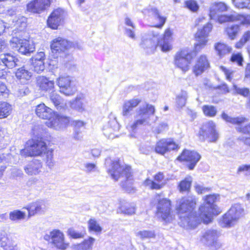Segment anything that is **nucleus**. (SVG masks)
<instances>
[{"mask_svg": "<svg viewBox=\"0 0 250 250\" xmlns=\"http://www.w3.org/2000/svg\"><path fill=\"white\" fill-rule=\"evenodd\" d=\"M47 208V204L44 200H38L30 204L27 207L28 215L30 216L36 214H42L45 212Z\"/></svg>", "mask_w": 250, "mask_h": 250, "instance_id": "nucleus-25", "label": "nucleus"}, {"mask_svg": "<svg viewBox=\"0 0 250 250\" xmlns=\"http://www.w3.org/2000/svg\"><path fill=\"white\" fill-rule=\"evenodd\" d=\"M95 241V239L89 237L88 239H84L81 243L73 246L74 250H92L93 245Z\"/></svg>", "mask_w": 250, "mask_h": 250, "instance_id": "nucleus-34", "label": "nucleus"}, {"mask_svg": "<svg viewBox=\"0 0 250 250\" xmlns=\"http://www.w3.org/2000/svg\"><path fill=\"white\" fill-rule=\"evenodd\" d=\"M200 136L210 142H215L219 138V133L216 129V125L212 121L205 123L199 132Z\"/></svg>", "mask_w": 250, "mask_h": 250, "instance_id": "nucleus-12", "label": "nucleus"}, {"mask_svg": "<svg viewBox=\"0 0 250 250\" xmlns=\"http://www.w3.org/2000/svg\"><path fill=\"white\" fill-rule=\"evenodd\" d=\"M167 152L177 149L179 148L178 145L176 144L172 139H167Z\"/></svg>", "mask_w": 250, "mask_h": 250, "instance_id": "nucleus-64", "label": "nucleus"}, {"mask_svg": "<svg viewBox=\"0 0 250 250\" xmlns=\"http://www.w3.org/2000/svg\"><path fill=\"white\" fill-rule=\"evenodd\" d=\"M65 17V11L61 9H55L49 16L47 23L49 27L56 29L61 24Z\"/></svg>", "mask_w": 250, "mask_h": 250, "instance_id": "nucleus-20", "label": "nucleus"}, {"mask_svg": "<svg viewBox=\"0 0 250 250\" xmlns=\"http://www.w3.org/2000/svg\"><path fill=\"white\" fill-rule=\"evenodd\" d=\"M244 215V209L241 205H233L222 217L220 223L223 227H230Z\"/></svg>", "mask_w": 250, "mask_h": 250, "instance_id": "nucleus-7", "label": "nucleus"}, {"mask_svg": "<svg viewBox=\"0 0 250 250\" xmlns=\"http://www.w3.org/2000/svg\"><path fill=\"white\" fill-rule=\"evenodd\" d=\"M56 83L60 87V92L66 96L73 95L77 91L75 85L69 76H60L57 79Z\"/></svg>", "mask_w": 250, "mask_h": 250, "instance_id": "nucleus-15", "label": "nucleus"}, {"mask_svg": "<svg viewBox=\"0 0 250 250\" xmlns=\"http://www.w3.org/2000/svg\"><path fill=\"white\" fill-rule=\"evenodd\" d=\"M34 70L38 73L42 72L45 69L44 62L43 61H33Z\"/></svg>", "mask_w": 250, "mask_h": 250, "instance_id": "nucleus-54", "label": "nucleus"}, {"mask_svg": "<svg viewBox=\"0 0 250 250\" xmlns=\"http://www.w3.org/2000/svg\"><path fill=\"white\" fill-rule=\"evenodd\" d=\"M120 209L123 213L125 214L131 215L135 213V208L129 204L122 206Z\"/></svg>", "mask_w": 250, "mask_h": 250, "instance_id": "nucleus-59", "label": "nucleus"}, {"mask_svg": "<svg viewBox=\"0 0 250 250\" xmlns=\"http://www.w3.org/2000/svg\"><path fill=\"white\" fill-rule=\"evenodd\" d=\"M212 28V24L210 23H207L204 25L202 28L198 29L195 35V38L198 42V43L195 44L196 50L202 49L206 44L208 42L207 38Z\"/></svg>", "mask_w": 250, "mask_h": 250, "instance_id": "nucleus-17", "label": "nucleus"}, {"mask_svg": "<svg viewBox=\"0 0 250 250\" xmlns=\"http://www.w3.org/2000/svg\"><path fill=\"white\" fill-rule=\"evenodd\" d=\"M216 20L219 23L227 21H237L242 24H250V15H240L234 14L230 15H220Z\"/></svg>", "mask_w": 250, "mask_h": 250, "instance_id": "nucleus-19", "label": "nucleus"}, {"mask_svg": "<svg viewBox=\"0 0 250 250\" xmlns=\"http://www.w3.org/2000/svg\"><path fill=\"white\" fill-rule=\"evenodd\" d=\"M25 217V213L20 210H14L9 213V219L13 221H18Z\"/></svg>", "mask_w": 250, "mask_h": 250, "instance_id": "nucleus-46", "label": "nucleus"}, {"mask_svg": "<svg viewBox=\"0 0 250 250\" xmlns=\"http://www.w3.org/2000/svg\"><path fill=\"white\" fill-rule=\"evenodd\" d=\"M88 228L89 231H94L97 233L101 232L102 228L100 226L95 218H90L87 223Z\"/></svg>", "mask_w": 250, "mask_h": 250, "instance_id": "nucleus-45", "label": "nucleus"}, {"mask_svg": "<svg viewBox=\"0 0 250 250\" xmlns=\"http://www.w3.org/2000/svg\"><path fill=\"white\" fill-rule=\"evenodd\" d=\"M59 119L60 124H57L56 126L57 128H61V129L66 127L70 122V120L69 117L59 115Z\"/></svg>", "mask_w": 250, "mask_h": 250, "instance_id": "nucleus-52", "label": "nucleus"}, {"mask_svg": "<svg viewBox=\"0 0 250 250\" xmlns=\"http://www.w3.org/2000/svg\"><path fill=\"white\" fill-rule=\"evenodd\" d=\"M43 153L45 155L46 159V163L49 167H51L53 166V150H46Z\"/></svg>", "mask_w": 250, "mask_h": 250, "instance_id": "nucleus-60", "label": "nucleus"}, {"mask_svg": "<svg viewBox=\"0 0 250 250\" xmlns=\"http://www.w3.org/2000/svg\"><path fill=\"white\" fill-rule=\"evenodd\" d=\"M10 238L7 233L4 230H0V246L4 245Z\"/></svg>", "mask_w": 250, "mask_h": 250, "instance_id": "nucleus-63", "label": "nucleus"}, {"mask_svg": "<svg viewBox=\"0 0 250 250\" xmlns=\"http://www.w3.org/2000/svg\"><path fill=\"white\" fill-rule=\"evenodd\" d=\"M125 24L129 27H125V34L132 39H135V34L134 32L135 26L131 20L128 17L125 19Z\"/></svg>", "mask_w": 250, "mask_h": 250, "instance_id": "nucleus-36", "label": "nucleus"}, {"mask_svg": "<svg viewBox=\"0 0 250 250\" xmlns=\"http://www.w3.org/2000/svg\"><path fill=\"white\" fill-rule=\"evenodd\" d=\"M239 30V26L235 24L231 25L226 29L227 34L231 40L235 39Z\"/></svg>", "mask_w": 250, "mask_h": 250, "instance_id": "nucleus-49", "label": "nucleus"}, {"mask_svg": "<svg viewBox=\"0 0 250 250\" xmlns=\"http://www.w3.org/2000/svg\"><path fill=\"white\" fill-rule=\"evenodd\" d=\"M186 7L189 10L193 12L197 11L199 6L196 1L193 0H188L185 1Z\"/></svg>", "mask_w": 250, "mask_h": 250, "instance_id": "nucleus-56", "label": "nucleus"}, {"mask_svg": "<svg viewBox=\"0 0 250 250\" xmlns=\"http://www.w3.org/2000/svg\"><path fill=\"white\" fill-rule=\"evenodd\" d=\"M105 166L107 173L115 181H117L121 177H125V181L121 183L122 187L125 191L128 193L135 192L130 167L121 165L119 160L112 161L110 158L105 159Z\"/></svg>", "mask_w": 250, "mask_h": 250, "instance_id": "nucleus-2", "label": "nucleus"}, {"mask_svg": "<svg viewBox=\"0 0 250 250\" xmlns=\"http://www.w3.org/2000/svg\"><path fill=\"white\" fill-rule=\"evenodd\" d=\"M154 200L157 202L156 215L157 217L166 222H169L171 219L170 201L167 198H161L159 194L156 195Z\"/></svg>", "mask_w": 250, "mask_h": 250, "instance_id": "nucleus-9", "label": "nucleus"}, {"mask_svg": "<svg viewBox=\"0 0 250 250\" xmlns=\"http://www.w3.org/2000/svg\"><path fill=\"white\" fill-rule=\"evenodd\" d=\"M235 7L238 8H250V0H232Z\"/></svg>", "mask_w": 250, "mask_h": 250, "instance_id": "nucleus-51", "label": "nucleus"}, {"mask_svg": "<svg viewBox=\"0 0 250 250\" xmlns=\"http://www.w3.org/2000/svg\"><path fill=\"white\" fill-rule=\"evenodd\" d=\"M136 236L142 240L153 238L155 237V232L151 230H143L136 232Z\"/></svg>", "mask_w": 250, "mask_h": 250, "instance_id": "nucleus-43", "label": "nucleus"}, {"mask_svg": "<svg viewBox=\"0 0 250 250\" xmlns=\"http://www.w3.org/2000/svg\"><path fill=\"white\" fill-rule=\"evenodd\" d=\"M3 250H17V245L14 241L10 238L1 247Z\"/></svg>", "mask_w": 250, "mask_h": 250, "instance_id": "nucleus-58", "label": "nucleus"}, {"mask_svg": "<svg viewBox=\"0 0 250 250\" xmlns=\"http://www.w3.org/2000/svg\"><path fill=\"white\" fill-rule=\"evenodd\" d=\"M35 112L40 118L44 120H51L55 115V112L44 104H41L36 106Z\"/></svg>", "mask_w": 250, "mask_h": 250, "instance_id": "nucleus-27", "label": "nucleus"}, {"mask_svg": "<svg viewBox=\"0 0 250 250\" xmlns=\"http://www.w3.org/2000/svg\"><path fill=\"white\" fill-rule=\"evenodd\" d=\"M85 124V123L80 120L73 121L71 122V125L74 127L73 137L75 139L80 140L82 138L80 130L84 128Z\"/></svg>", "mask_w": 250, "mask_h": 250, "instance_id": "nucleus-37", "label": "nucleus"}, {"mask_svg": "<svg viewBox=\"0 0 250 250\" xmlns=\"http://www.w3.org/2000/svg\"><path fill=\"white\" fill-rule=\"evenodd\" d=\"M47 150L46 143L41 139L28 140L25 145V148L20 151V154L23 156L42 155Z\"/></svg>", "mask_w": 250, "mask_h": 250, "instance_id": "nucleus-6", "label": "nucleus"}, {"mask_svg": "<svg viewBox=\"0 0 250 250\" xmlns=\"http://www.w3.org/2000/svg\"><path fill=\"white\" fill-rule=\"evenodd\" d=\"M217 199L215 194L207 195L205 198L206 204L202 205L199 209L201 220L205 224H208L211 221L212 216L217 215L216 210V206L214 205Z\"/></svg>", "mask_w": 250, "mask_h": 250, "instance_id": "nucleus-4", "label": "nucleus"}, {"mask_svg": "<svg viewBox=\"0 0 250 250\" xmlns=\"http://www.w3.org/2000/svg\"><path fill=\"white\" fill-rule=\"evenodd\" d=\"M196 203L193 197H184L177 202L176 209L179 215V225L186 229H194L202 221L200 218V212L197 216L193 212Z\"/></svg>", "mask_w": 250, "mask_h": 250, "instance_id": "nucleus-1", "label": "nucleus"}, {"mask_svg": "<svg viewBox=\"0 0 250 250\" xmlns=\"http://www.w3.org/2000/svg\"><path fill=\"white\" fill-rule=\"evenodd\" d=\"M167 139H163L158 142L155 147V151L157 153L164 155L167 152Z\"/></svg>", "mask_w": 250, "mask_h": 250, "instance_id": "nucleus-42", "label": "nucleus"}, {"mask_svg": "<svg viewBox=\"0 0 250 250\" xmlns=\"http://www.w3.org/2000/svg\"><path fill=\"white\" fill-rule=\"evenodd\" d=\"M196 56L195 51L189 50L188 48L182 49L176 54L174 57V64L183 72L186 73L189 70L190 64Z\"/></svg>", "mask_w": 250, "mask_h": 250, "instance_id": "nucleus-5", "label": "nucleus"}, {"mask_svg": "<svg viewBox=\"0 0 250 250\" xmlns=\"http://www.w3.org/2000/svg\"><path fill=\"white\" fill-rule=\"evenodd\" d=\"M141 102L139 99H133L125 101L122 108V114L123 116L128 117L132 114V111Z\"/></svg>", "mask_w": 250, "mask_h": 250, "instance_id": "nucleus-28", "label": "nucleus"}, {"mask_svg": "<svg viewBox=\"0 0 250 250\" xmlns=\"http://www.w3.org/2000/svg\"><path fill=\"white\" fill-rule=\"evenodd\" d=\"M52 244L60 250H65L69 244L64 241V235L62 232L59 229L53 230Z\"/></svg>", "mask_w": 250, "mask_h": 250, "instance_id": "nucleus-22", "label": "nucleus"}, {"mask_svg": "<svg viewBox=\"0 0 250 250\" xmlns=\"http://www.w3.org/2000/svg\"><path fill=\"white\" fill-rule=\"evenodd\" d=\"M230 61L233 62H236L238 65H242V62L243 61V58L241 54H232L230 58Z\"/></svg>", "mask_w": 250, "mask_h": 250, "instance_id": "nucleus-62", "label": "nucleus"}, {"mask_svg": "<svg viewBox=\"0 0 250 250\" xmlns=\"http://www.w3.org/2000/svg\"><path fill=\"white\" fill-rule=\"evenodd\" d=\"M222 118L226 122L237 125L236 129L237 131L248 134L250 136V123L245 126H242V124L247 121V119L243 117H232L225 112L221 115Z\"/></svg>", "mask_w": 250, "mask_h": 250, "instance_id": "nucleus-13", "label": "nucleus"}, {"mask_svg": "<svg viewBox=\"0 0 250 250\" xmlns=\"http://www.w3.org/2000/svg\"><path fill=\"white\" fill-rule=\"evenodd\" d=\"M218 236L217 230L208 229L203 233L201 241L204 244L217 249L221 246V244L218 241Z\"/></svg>", "mask_w": 250, "mask_h": 250, "instance_id": "nucleus-16", "label": "nucleus"}, {"mask_svg": "<svg viewBox=\"0 0 250 250\" xmlns=\"http://www.w3.org/2000/svg\"><path fill=\"white\" fill-rule=\"evenodd\" d=\"M201 158V156L200 154L196 151L184 150L181 155L177 157V160L180 161L189 162L188 167L190 170H192L194 168Z\"/></svg>", "mask_w": 250, "mask_h": 250, "instance_id": "nucleus-18", "label": "nucleus"}, {"mask_svg": "<svg viewBox=\"0 0 250 250\" xmlns=\"http://www.w3.org/2000/svg\"><path fill=\"white\" fill-rule=\"evenodd\" d=\"M12 111V107L11 104L7 102H0V119L7 117L10 115Z\"/></svg>", "mask_w": 250, "mask_h": 250, "instance_id": "nucleus-39", "label": "nucleus"}, {"mask_svg": "<svg viewBox=\"0 0 250 250\" xmlns=\"http://www.w3.org/2000/svg\"><path fill=\"white\" fill-rule=\"evenodd\" d=\"M243 173L247 176H250V165H242L239 167L237 173Z\"/></svg>", "mask_w": 250, "mask_h": 250, "instance_id": "nucleus-61", "label": "nucleus"}, {"mask_svg": "<svg viewBox=\"0 0 250 250\" xmlns=\"http://www.w3.org/2000/svg\"><path fill=\"white\" fill-rule=\"evenodd\" d=\"M42 162L38 160H33L24 167V170L29 175H37L40 173L42 168Z\"/></svg>", "mask_w": 250, "mask_h": 250, "instance_id": "nucleus-29", "label": "nucleus"}, {"mask_svg": "<svg viewBox=\"0 0 250 250\" xmlns=\"http://www.w3.org/2000/svg\"><path fill=\"white\" fill-rule=\"evenodd\" d=\"M29 89L25 85L18 86L14 91V94L18 97H22L28 95L29 93Z\"/></svg>", "mask_w": 250, "mask_h": 250, "instance_id": "nucleus-47", "label": "nucleus"}, {"mask_svg": "<svg viewBox=\"0 0 250 250\" xmlns=\"http://www.w3.org/2000/svg\"><path fill=\"white\" fill-rule=\"evenodd\" d=\"M155 112L154 106L145 104L140 105L136 109L134 115V121L130 123L127 126L129 131L135 132L141 125L150 124V118Z\"/></svg>", "mask_w": 250, "mask_h": 250, "instance_id": "nucleus-3", "label": "nucleus"}, {"mask_svg": "<svg viewBox=\"0 0 250 250\" xmlns=\"http://www.w3.org/2000/svg\"><path fill=\"white\" fill-rule=\"evenodd\" d=\"M192 181V179L191 176H187L179 183L178 186L179 190L181 192L188 191L190 188Z\"/></svg>", "mask_w": 250, "mask_h": 250, "instance_id": "nucleus-41", "label": "nucleus"}, {"mask_svg": "<svg viewBox=\"0 0 250 250\" xmlns=\"http://www.w3.org/2000/svg\"><path fill=\"white\" fill-rule=\"evenodd\" d=\"M227 10V5L223 2H215L212 4L210 7L209 17L211 19L216 20V17L220 13Z\"/></svg>", "mask_w": 250, "mask_h": 250, "instance_id": "nucleus-30", "label": "nucleus"}, {"mask_svg": "<svg viewBox=\"0 0 250 250\" xmlns=\"http://www.w3.org/2000/svg\"><path fill=\"white\" fill-rule=\"evenodd\" d=\"M202 111L205 116L209 117H214L217 112L216 107L211 105H203Z\"/></svg>", "mask_w": 250, "mask_h": 250, "instance_id": "nucleus-44", "label": "nucleus"}, {"mask_svg": "<svg viewBox=\"0 0 250 250\" xmlns=\"http://www.w3.org/2000/svg\"><path fill=\"white\" fill-rule=\"evenodd\" d=\"M50 99L54 105L57 108H59L60 107V104L61 103V97L57 93L53 91L50 93Z\"/></svg>", "mask_w": 250, "mask_h": 250, "instance_id": "nucleus-55", "label": "nucleus"}, {"mask_svg": "<svg viewBox=\"0 0 250 250\" xmlns=\"http://www.w3.org/2000/svg\"><path fill=\"white\" fill-rule=\"evenodd\" d=\"M188 98V93L186 91L182 90L181 92L177 95L176 98V105L178 108L184 107Z\"/></svg>", "mask_w": 250, "mask_h": 250, "instance_id": "nucleus-40", "label": "nucleus"}, {"mask_svg": "<svg viewBox=\"0 0 250 250\" xmlns=\"http://www.w3.org/2000/svg\"><path fill=\"white\" fill-rule=\"evenodd\" d=\"M85 100L84 96L83 94L77 95L74 100L70 103V106L72 108L79 111H82L84 109V103Z\"/></svg>", "mask_w": 250, "mask_h": 250, "instance_id": "nucleus-35", "label": "nucleus"}, {"mask_svg": "<svg viewBox=\"0 0 250 250\" xmlns=\"http://www.w3.org/2000/svg\"><path fill=\"white\" fill-rule=\"evenodd\" d=\"M73 47L81 49L82 47L77 43H72L67 40L61 37H58L54 39L51 43V49L52 52L55 57H58L62 53L64 52L66 50Z\"/></svg>", "mask_w": 250, "mask_h": 250, "instance_id": "nucleus-11", "label": "nucleus"}, {"mask_svg": "<svg viewBox=\"0 0 250 250\" xmlns=\"http://www.w3.org/2000/svg\"><path fill=\"white\" fill-rule=\"evenodd\" d=\"M214 48L217 53V55L220 58H222L225 55L229 53L231 50L230 47L227 44L222 42L216 43L214 45Z\"/></svg>", "mask_w": 250, "mask_h": 250, "instance_id": "nucleus-38", "label": "nucleus"}, {"mask_svg": "<svg viewBox=\"0 0 250 250\" xmlns=\"http://www.w3.org/2000/svg\"><path fill=\"white\" fill-rule=\"evenodd\" d=\"M40 88L43 91L50 92L53 90L54 82L45 77H40L38 80Z\"/></svg>", "mask_w": 250, "mask_h": 250, "instance_id": "nucleus-33", "label": "nucleus"}, {"mask_svg": "<svg viewBox=\"0 0 250 250\" xmlns=\"http://www.w3.org/2000/svg\"><path fill=\"white\" fill-rule=\"evenodd\" d=\"M50 122L48 123V126L50 127L53 128L56 130H60L61 128H57L56 125L60 124L59 114L55 113V115L52 118L51 120H49Z\"/></svg>", "mask_w": 250, "mask_h": 250, "instance_id": "nucleus-57", "label": "nucleus"}, {"mask_svg": "<svg viewBox=\"0 0 250 250\" xmlns=\"http://www.w3.org/2000/svg\"><path fill=\"white\" fill-rule=\"evenodd\" d=\"M10 44L13 49L23 55L30 54L35 50L33 42L21 37L13 36L10 41Z\"/></svg>", "mask_w": 250, "mask_h": 250, "instance_id": "nucleus-8", "label": "nucleus"}, {"mask_svg": "<svg viewBox=\"0 0 250 250\" xmlns=\"http://www.w3.org/2000/svg\"><path fill=\"white\" fill-rule=\"evenodd\" d=\"M50 0H33L27 4V10L34 13H41L50 6Z\"/></svg>", "mask_w": 250, "mask_h": 250, "instance_id": "nucleus-21", "label": "nucleus"}, {"mask_svg": "<svg viewBox=\"0 0 250 250\" xmlns=\"http://www.w3.org/2000/svg\"><path fill=\"white\" fill-rule=\"evenodd\" d=\"M209 67V62L205 55H201L197 60L192 68V72L196 76L202 74Z\"/></svg>", "mask_w": 250, "mask_h": 250, "instance_id": "nucleus-23", "label": "nucleus"}, {"mask_svg": "<svg viewBox=\"0 0 250 250\" xmlns=\"http://www.w3.org/2000/svg\"><path fill=\"white\" fill-rule=\"evenodd\" d=\"M67 234L68 235L73 239H79L84 237L85 232L84 230L79 231L73 228H69L67 230Z\"/></svg>", "mask_w": 250, "mask_h": 250, "instance_id": "nucleus-50", "label": "nucleus"}, {"mask_svg": "<svg viewBox=\"0 0 250 250\" xmlns=\"http://www.w3.org/2000/svg\"><path fill=\"white\" fill-rule=\"evenodd\" d=\"M158 39L159 33L154 30H149L142 35L140 46L147 53H152L157 46Z\"/></svg>", "mask_w": 250, "mask_h": 250, "instance_id": "nucleus-10", "label": "nucleus"}, {"mask_svg": "<svg viewBox=\"0 0 250 250\" xmlns=\"http://www.w3.org/2000/svg\"><path fill=\"white\" fill-rule=\"evenodd\" d=\"M145 14L146 13L148 14L149 16H152L156 18V19L158 20L160 23L156 25L155 26L158 28H161L163 25H164L166 18L164 17L161 16L158 10L156 8H150L145 10L144 12Z\"/></svg>", "mask_w": 250, "mask_h": 250, "instance_id": "nucleus-32", "label": "nucleus"}, {"mask_svg": "<svg viewBox=\"0 0 250 250\" xmlns=\"http://www.w3.org/2000/svg\"><path fill=\"white\" fill-rule=\"evenodd\" d=\"M172 41L158 39L157 46H159L163 52L169 51L172 49Z\"/></svg>", "mask_w": 250, "mask_h": 250, "instance_id": "nucleus-48", "label": "nucleus"}, {"mask_svg": "<svg viewBox=\"0 0 250 250\" xmlns=\"http://www.w3.org/2000/svg\"><path fill=\"white\" fill-rule=\"evenodd\" d=\"M32 74L25 67L18 68L15 72L17 79L22 83H27L31 79Z\"/></svg>", "mask_w": 250, "mask_h": 250, "instance_id": "nucleus-31", "label": "nucleus"}, {"mask_svg": "<svg viewBox=\"0 0 250 250\" xmlns=\"http://www.w3.org/2000/svg\"><path fill=\"white\" fill-rule=\"evenodd\" d=\"M19 62L17 57L13 53H6L0 54V63L9 69H12L17 65Z\"/></svg>", "mask_w": 250, "mask_h": 250, "instance_id": "nucleus-26", "label": "nucleus"}, {"mask_svg": "<svg viewBox=\"0 0 250 250\" xmlns=\"http://www.w3.org/2000/svg\"><path fill=\"white\" fill-rule=\"evenodd\" d=\"M83 170L87 173H94L98 171L96 165L90 163L84 164Z\"/></svg>", "mask_w": 250, "mask_h": 250, "instance_id": "nucleus-53", "label": "nucleus"}, {"mask_svg": "<svg viewBox=\"0 0 250 250\" xmlns=\"http://www.w3.org/2000/svg\"><path fill=\"white\" fill-rule=\"evenodd\" d=\"M164 178L163 173L159 172L154 176V181L147 178L144 181L143 185L151 189H160L164 186L162 182Z\"/></svg>", "mask_w": 250, "mask_h": 250, "instance_id": "nucleus-24", "label": "nucleus"}, {"mask_svg": "<svg viewBox=\"0 0 250 250\" xmlns=\"http://www.w3.org/2000/svg\"><path fill=\"white\" fill-rule=\"evenodd\" d=\"M120 125L118 123L116 117L112 113L108 116L107 124L103 127L104 134L110 139L117 137V133L120 129Z\"/></svg>", "mask_w": 250, "mask_h": 250, "instance_id": "nucleus-14", "label": "nucleus"}]
</instances>
